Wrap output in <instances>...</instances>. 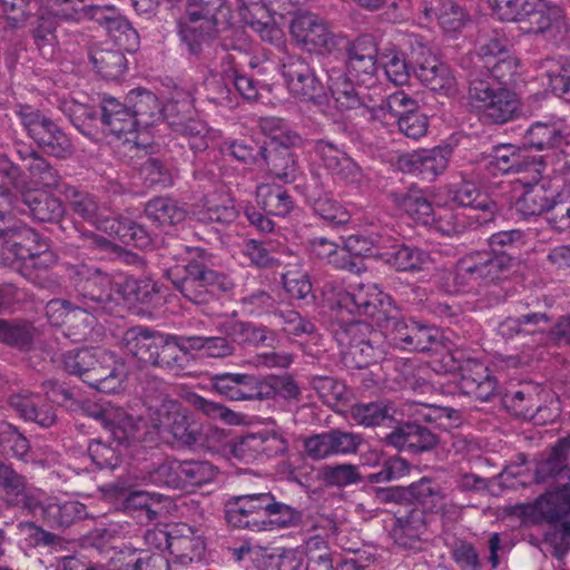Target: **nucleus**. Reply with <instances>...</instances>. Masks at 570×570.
<instances>
[{"mask_svg":"<svg viewBox=\"0 0 570 570\" xmlns=\"http://www.w3.org/2000/svg\"><path fill=\"white\" fill-rule=\"evenodd\" d=\"M335 306L338 312L365 316L382 327L391 344L401 350L410 351L412 338V321L397 316L390 296L380 291L374 284H362L352 292L337 294Z\"/></svg>","mask_w":570,"mask_h":570,"instance_id":"obj_1","label":"nucleus"},{"mask_svg":"<svg viewBox=\"0 0 570 570\" xmlns=\"http://www.w3.org/2000/svg\"><path fill=\"white\" fill-rule=\"evenodd\" d=\"M63 368L77 375L89 386L102 392L118 391L125 379V365L117 356L101 347L69 351L61 356Z\"/></svg>","mask_w":570,"mask_h":570,"instance_id":"obj_2","label":"nucleus"},{"mask_svg":"<svg viewBox=\"0 0 570 570\" xmlns=\"http://www.w3.org/2000/svg\"><path fill=\"white\" fill-rule=\"evenodd\" d=\"M216 476L217 468L208 461L168 459L141 470L139 480L144 484L189 492L212 483Z\"/></svg>","mask_w":570,"mask_h":570,"instance_id":"obj_3","label":"nucleus"},{"mask_svg":"<svg viewBox=\"0 0 570 570\" xmlns=\"http://www.w3.org/2000/svg\"><path fill=\"white\" fill-rule=\"evenodd\" d=\"M512 258L494 250H473L462 256L456 265L453 285L458 292H475L481 286L504 279L511 268Z\"/></svg>","mask_w":570,"mask_h":570,"instance_id":"obj_4","label":"nucleus"},{"mask_svg":"<svg viewBox=\"0 0 570 570\" xmlns=\"http://www.w3.org/2000/svg\"><path fill=\"white\" fill-rule=\"evenodd\" d=\"M335 338L342 347L346 366L365 368L385 360L384 348L380 344L381 333L366 322L353 321L335 330Z\"/></svg>","mask_w":570,"mask_h":570,"instance_id":"obj_5","label":"nucleus"},{"mask_svg":"<svg viewBox=\"0 0 570 570\" xmlns=\"http://www.w3.org/2000/svg\"><path fill=\"white\" fill-rule=\"evenodd\" d=\"M75 302L95 313H112L117 303L111 294V278L101 268L86 264L67 267Z\"/></svg>","mask_w":570,"mask_h":570,"instance_id":"obj_6","label":"nucleus"},{"mask_svg":"<svg viewBox=\"0 0 570 570\" xmlns=\"http://www.w3.org/2000/svg\"><path fill=\"white\" fill-rule=\"evenodd\" d=\"M174 287L196 305L214 301L219 291H226L225 277L199 261H190L183 269L169 268L165 272Z\"/></svg>","mask_w":570,"mask_h":570,"instance_id":"obj_7","label":"nucleus"},{"mask_svg":"<svg viewBox=\"0 0 570 570\" xmlns=\"http://www.w3.org/2000/svg\"><path fill=\"white\" fill-rule=\"evenodd\" d=\"M163 117L170 129L187 138L194 151L208 148V128L205 122L196 118L194 99L188 90L175 87L163 107Z\"/></svg>","mask_w":570,"mask_h":570,"instance_id":"obj_8","label":"nucleus"},{"mask_svg":"<svg viewBox=\"0 0 570 570\" xmlns=\"http://www.w3.org/2000/svg\"><path fill=\"white\" fill-rule=\"evenodd\" d=\"M18 115L29 136L46 153L58 158L71 155L70 139L50 118L29 106L21 107Z\"/></svg>","mask_w":570,"mask_h":570,"instance_id":"obj_9","label":"nucleus"},{"mask_svg":"<svg viewBox=\"0 0 570 570\" xmlns=\"http://www.w3.org/2000/svg\"><path fill=\"white\" fill-rule=\"evenodd\" d=\"M223 6L224 0L188 1L186 14L189 23L181 26L180 35L190 53L198 55L206 37L215 31Z\"/></svg>","mask_w":570,"mask_h":570,"instance_id":"obj_10","label":"nucleus"},{"mask_svg":"<svg viewBox=\"0 0 570 570\" xmlns=\"http://www.w3.org/2000/svg\"><path fill=\"white\" fill-rule=\"evenodd\" d=\"M267 492L230 497L225 503L226 522L236 529L266 531Z\"/></svg>","mask_w":570,"mask_h":570,"instance_id":"obj_11","label":"nucleus"},{"mask_svg":"<svg viewBox=\"0 0 570 570\" xmlns=\"http://www.w3.org/2000/svg\"><path fill=\"white\" fill-rule=\"evenodd\" d=\"M289 91L304 100L321 104L326 97V88L311 65L299 56H288L282 66Z\"/></svg>","mask_w":570,"mask_h":570,"instance_id":"obj_12","label":"nucleus"},{"mask_svg":"<svg viewBox=\"0 0 570 570\" xmlns=\"http://www.w3.org/2000/svg\"><path fill=\"white\" fill-rule=\"evenodd\" d=\"M159 411V416L153 420L154 428L167 432L180 445L191 446L200 441V423L184 411L178 402H167Z\"/></svg>","mask_w":570,"mask_h":570,"instance_id":"obj_13","label":"nucleus"},{"mask_svg":"<svg viewBox=\"0 0 570 570\" xmlns=\"http://www.w3.org/2000/svg\"><path fill=\"white\" fill-rule=\"evenodd\" d=\"M82 411L88 417L100 423V425L109 432L110 438L118 444L140 440V436L137 434L138 426L135 419L122 409L86 403L82 406Z\"/></svg>","mask_w":570,"mask_h":570,"instance_id":"obj_14","label":"nucleus"},{"mask_svg":"<svg viewBox=\"0 0 570 570\" xmlns=\"http://www.w3.org/2000/svg\"><path fill=\"white\" fill-rule=\"evenodd\" d=\"M4 199L8 200L12 209L27 214L41 223L58 222L65 214L60 198L40 189L26 190L16 199L6 194Z\"/></svg>","mask_w":570,"mask_h":570,"instance_id":"obj_15","label":"nucleus"},{"mask_svg":"<svg viewBox=\"0 0 570 570\" xmlns=\"http://www.w3.org/2000/svg\"><path fill=\"white\" fill-rule=\"evenodd\" d=\"M451 155L452 149L449 146L414 150L401 155L397 159V166L404 173L433 180L446 169Z\"/></svg>","mask_w":570,"mask_h":570,"instance_id":"obj_16","label":"nucleus"},{"mask_svg":"<svg viewBox=\"0 0 570 570\" xmlns=\"http://www.w3.org/2000/svg\"><path fill=\"white\" fill-rule=\"evenodd\" d=\"M289 30L297 42L312 46L316 51H331L335 48V36L326 22L312 12H297L291 21Z\"/></svg>","mask_w":570,"mask_h":570,"instance_id":"obj_17","label":"nucleus"},{"mask_svg":"<svg viewBox=\"0 0 570 570\" xmlns=\"http://www.w3.org/2000/svg\"><path fill=\"white\" fill-rule=\"evenodd\" d=\"M314 150L331 176L351 185L362 181L364 175L361 167L332 141L318 139L315 141Z\"/></svg>","mask_w":570,"mask_h":570,"instance_id":"obj_18","label":"nucleus"},{"mask_svg":"<svg viewBox=\"0 0 570 570\" xmlns=\"http://www.w3.org/2000/svg\"><path fill=\"white\" fill-rule=\"evenodd\" d=\"M82 304L69 301H50L47 305V314L50 312H62L63 334L72 342H82L90 335L95 320L107 313H95L83 308Z\"/></svg>","mask_w":570,"mask_h":570,"instance_id":"obj_19","label":"nucleus"},{"mask_svg":"<svg viewBox=\"0 0 570 570\" xmlns=\"http://www.w3.org/2000/svg\"><path fill=\"white\" fill-rule=\"evenodd\" d=\"M426 532L425 513L422 509L412 508L406 514L396 517L390 529V538L402 549L420 552L425 551L429 542L423 540Z\"/></svg>","mask_w":570,"mask_h":570,"instance_id":"obj_20","label":"nucleus"},{"mask_svg":"<svg viewBox=\"0 0 570 570\" xmlns=\"http://www.w3.org/2000/svg\"><path fill=\"white\" fill-rule=\"evenodd\" d=\"M288 452V441L277 431L252 433L240 439L234 453L242 460L249 461L257 455L266 458L283 456Z\"/></svg>","mask_w":570,"mask_h":570,"instance_id":"obj_21","label":"nucleus"},{"mask_svg":"<svg viewBox=\"0 0 570 570\" xmlns=\"http://www.w3.org/2000/svg\"><path fill=\"white\" fill-rule=\"evenodd\" d=\"M347 69L362 83H372L377 72V45L370 35L355 39L347 49Z\"/></svg>","mask_w":570,"mask_h":570,"instance_id":"obj_22","label":"nucleus"},{"mask_svg":"<svg viewBox=\"0 0 570 570\" xmlns=\"http://www.w3.org/2000/svg\"><path fill=\"white\" fill-rule=\"evenodd\" d=\"M543 395L544 391L540 387L524 384L519 390L507 393L503 397V403L507 410L515 417L542 424L547 420L543 415V412L547 411Z\"/></svg>","mask_w":570,"mask_h":570,"instance_id":"obj_23","label":"nucleus"},{"mask_svg":"<svg viewBox=\"0 0 570 570\" xmlns=\"http://www.w3.org/2000/svg\"><path fill=\"white\" fill-rule=\"evenodd\" d=\"M154 535L165 540L170 554L180 563L199 560L205 550L202 538L195 535L191 529L186 525L175 528L168 532H155Z\"/></svg>","mask_w":570,"mask_h":570,"instance_id":"obj_24","label":"nucleus"},{"mask_svg":"<svg viewBox=\"0 0 570 570\" xmlns=\"http://www.w3.org/2000/svg\"><path fill=\"white\" fill-rule=\"evenodd\" d=\"M414 72L424 86L435 92L451 95L456 89L455 78L449 67L432 55L425 57L422 53L421 58H416Z\"/></svg>","mask_w":570,"mask_h":570,"instance_id":"obj_25","label":"nucleus"},{"mask_svg":"<svg viewBox=\"0 0 570 570\" xmlns=\"http://www.w3.org/2000/svg\"><path fill=\"white\" fill-rule=\"evenodd\" d=\"M386 443L400 449L421 453L432 450L439 438L429 428L416 423H405L393 430L385 438Z\"/></svg>","mask_w":570,"mask_h":570,"instance_id":"obj_26","label":"nucleus"},{"mask_svg":"<svg viewBox=\"0 0 570 570\" xmlns=\"http://www.w3.org/2000/svg\"><path fill=\"white\" fill-rule=\"evenodd\" d=\"M164 336L145 326H132L124 333L121 344L138 361L153 365Z\"/></svg>","mask_w":570,"mask_h":570,"instance_id":"obj_27","label":"nucleus"},{"mask_svg":"<svg viewBox=\"0 0 570 570\" xmlns=\"http://www.w3.org/2000/svg\"><path fill=\"white\" fill-rule=\"evenodd\" d=\"M489 170L493 174L518 173L527 174L531 180H538L541 177L543 163L530 157H521L512 150L511 147L498 148L488 163Z\"/></svg>","mask_w":570,"mask_h":570,"instance_id":"obj_28","label":"nucleus"},{"mask_svg":"<svg viewBox=\"0 0 570 570\" xmlns=\"http://www.w3.org/2000/svg\"><path fill=\"white\" fill-rule=\"evenodd\" d=\"M0 240L2 255L20 261L32 256L41 243L39 235L26 225L1 229Z\"/></svg>","mask_w":570,"mask_h":570,"instance_id":"obj_29","label":"nucleus"},{"mask_svg":"<svg viewBox=\"0 0 570 570\" xmlns=\"http://www.w3.org/2000/svg\"><path fill=\"white\" fill-rule=\"evenodd\" d=\"M570 452V436L560 439L552 446L549 456L537 464L534 478L538 483L554 479L557 484L569 482L570 466L568 455Z\"/></svg>","mask_w":570,"mask_h":570,"instance_id":"obj_30","label":"nucleus"},{"mask_svg":"<svg viewBox=\"0 0 570 570\" xmlns=\"http://www.w3.org/2000/svg\"><path fill=\"white\" fill-rule=\"evenodd\" d=\"M242 21L253 31L259 35L262 40L278 42L283 38V31L271 16L268 9L261 2L242 3L239 6Z\"/></svg>","mask_w":570,"mask_h":570,"instance_id":"obj_31","label":"nucleus"},{"mask_svg":"<svg viewBox=\"0 0 570 570\" xmlns=\"http://www.w3.org/2000/svg\"><path fill=\"white\" fill-rule=\"evenodd\" d=\"M8 404L21 419L36 422L40 426L49 428L56 422L53 407L42 404V400L38 394L30 392L11 394L8 399Z\"/></svg>","mask_w":570,"mask_h":570,"instance_id":"obj_32","label":"nucleus"},{"mask_svg":"<svg viewBox=\"0 0 570 570\" xmlns=\"http://www.w3.org/2000/svg\"><path fill=\"white\" fill-rule=\"evenodd\" d=\"M482 110L485 120L502 125L519 117L521 106L514 92L504 87H498L497 92L484 105Z\"/></svg>","mask_w":570,"mask_h":570,"instance_id":"obj_33","label":"nucleus"},{"mask_svg":"<svg viewBox=\"0 0 570 570\" xmlns=\"http://www.w3.org/2000/svg\"><path fill=\"white\" fill-rule=\"evenodd\" d=\"M189 363L188 347L179 342L178 336L165 334L151 366L179 374L188 367Z\"/></svg>","mask_w":570,"mask_h":570,"instance_id":"obj_34","label":"nucleus"},{"mask_svg":"<svg viewBox=\"0 0 570 570\" xmlns=\"http://www.w3.org/2000/svg\"><path fill=\"white\" fill-rule=\"evenodd\" d=\"M101 110L102 124L111 135L120 137L137 131V120L127 105L109 97L102 100Z\"/></svg>","mask_w":570,"mask_h":570,"instance_id":"obj_35","label":"nucleus"},{"mask_svg":"<svg viewBox=\"0 0 570 570\" xmlns=\"http://www.w3.org/2000/svg\"><path fill=\"white\" fill-rule=\"evenodd\" d=\"M534 181V185L527 186L514 204L515 210L524 218L539 216L554 207V193L539 184V179Z\"/></svg>","mask_w":570,"mask_h":570,"instance_id":"obj_36","label":"nucleus"},{"mask_svg":"<svg viewBox=\"0 0 570 570\" xmlns=\"http://www.w3.org/2000/svg\"><path fill=\"white\" fill-rule=\"evenodd\" d=\"M539 515L547 522L560 521L570 513V476L569 482H560L553 491L538 498Z\"/></svg>","mask_w":570,"mask_h":570,"instance_id":"obj_37","label":"nucleus"},{"mask_svg":"<svg viewBox=\"0 0 570 570\" xmlns=\"http://www.w3.org/2000/svg\"><path fill=\"white\" fill-rule=\"evenodd\" d=\"M326 72L328 76L327 88L341 109L350 110L365 105L361 92L341 68L333 67Z\"/></svg>","mask_w":570,"mask_h":570,"instance_id":"obj_38","label":"nucleus"},{"mask_svg":"<svg viewBox=\"0 0 570 570\" xmlns=\"http://www.w3.org/2000/svg\"><path fill=\"white\" fill-rule=\"evenodd\" d=\"M385 262L399 272H420L431 263V256L420 247L397 244L385 253Z\"/></svg>","mask_w":570,"mask_h":570,"instance_id":"obj_39","label":"nucleus"},{"mask_svg":"<svg viewBox=\"0 0 570 570\" xmlns=\"http://www.w3.org/2000/svg\"><path fill=\"white\" fill-rule=\"evenodd\" d=\"M127 101L129 109L137 120V130L151 126L163 116V108L158 98L145 89H137L129 92Z\"/></svg>","mask_w":570,"mask_h":570,"instance_id":"obj_40","label":"nucleus"},{"mask_svg":"<svg viewBox=\"0 0 570 570\" xmlns=\"http://www.w3.org/2000/svg\"><path fill=\"white\" fill-rule=\"evenodd\" d=\"M259 168H266L271 175L285 181H293L297 171L293 153L284 146H265Z\"/></svg>","mask_w":570,"mask_h":570,"instance_id":"obj_41","label":"nucleus"},{"mask_svg":"<svg viewBox=\"0 0 570 570\" xmlns=\"http://www.w3.org/2000/svg\"><path fill=\"white\" fill-rule=\"evenodd\" d=\"M563 19L562 9L546 0H531L525 13L524 28L527 32L542 33L553 26H557Z\"/></svg>","mask_w":570,"mask_h":570,"instance_id":"obj_42","label":"nucleus"},{"mask_svg":"<svg viewBox=\"0 0 570 570\" xmlns=\"http://www.w3.org/2000/svg\"><path fill=\"white\" fill-rule=\"evenodd\" d=\"M394 203L413 219L424 225L434 220V209L424 191L410 187L406 191L394 193Z\"/></svg>","mask_w":570,"mask_h":570,"instance_id":"obj_43","label":"nucleus"},{"mask_svg":"<svg viewBox=\"0 0 570 570\" xmlns=\"http://www.w3.org/2000/svg\"><path fill=\"white\" fill-rule=\"evenodd\" d=\"M257 204L267 215L284 217L294 209V200L279 185L262 184L256 189Z\"/></svg>","mask_w":570,"mask_h":570,"instance_id":"obj_44","label":"nucleus"},{"mask_svg":"<svg viewBox=\"0 0 570 570\" xmlns=\"http://www.w3.org/2000/svg\"><path fill=\"white\" fill-rule=\"evenodd\" d=\"M90 60L107 80H118L127 71V59L119 49L95 47L90 51Z\"/></svg>","mask_w":570,"mask_h":570,"instance_id":"obj_45","label":"nucleus"},{"mask_svg":"<svg viewBox=\"0 0 570 570\" xmlns=\"http://www.w3.org/2000/svg\"><path fill=\"white\" fill-rule=\"evenodd\" d=\"M395 409L392 403L376 401L357 403L351 407L352 419L360 425L375 426L391 422L395 419Z\"/></svg>","mask_w":570,"mask_h":570,"instance_id":"obj_46","label":"nucleus"},{"mask_svg":"<svg viewBox=\"0 0 570 570\" xmlns=\"http://www.w3.org/2000/svg\"><path fill=\"white\" fill-rule=\"evenodd\" d=\"M407 502L421 504L429 510L439 509L445 498L439 483L428 476L406 487Z\"/></svg>","mask_w":570,"mask_h":570,"instance_id":"obj_47","label":"nucleus"},{"mask_svg":"<svg viewBox=\"0 0 570 570\" xmlns=\"http://www.w3.org/2000/svg\"><path fill=\"white\" fill-rule=\"evenodd\" d=\"M266 503V531L293 528L302 523L303 513L288 504L277 501L271 492H267Z\"/></svg>","mask_w":570,"mask_h":570,"instance_id":"obj_48","label":"nucleus"},{"mask_svg":"<svg viewBox=\"0 0 570 570\" xmlns=\"http://www.w3.org/2000/svg\"><path fill=\"white\" fill-rule=\"evenodd\" d=\"M70 205L77 215L98 229L101 228L104 223L109 222L110 207L107 204H99L96 197L88 193H75Z\"/></svg>","mask_w":570,"mask_h":570,"instance_id":"obj_49","label":"nucleus"},{"mask_svg":"<svg viewBox=\"0 0 570 570\" xmlns=\"http://www.w3.org/2000/svg\"><path fill=\"white\" fill-rule=\"evenodd\" d=\"M249 374L217 373L209 377L212 389L230 401H245Z\"/></svg>","mask_w":570,"mask_h":570,"instance_id":"obj_50","label":"nucleus"},{"mask_svg":"<svg viewBox=\"0 0 570 570\" xmlns=\"http://www.w3.org/2000/svg\"><path fill=\"white\" fill-rule=\"evenodd\" d=\"M0 491L7 502L17 505L24 502L27 494V478L14 470L11 463L0 460Z\"/></svg>","mask_w":570,"mask_h":570,"instance_id":"obj_51","label":"nucleus"},{"mask_svg":"<svg viewBox=\"0 0 570 570\" xmlns=\"http://www.w3.org/2000/svg\"><path fill=\"white\" fill-rule=\"evenodd\" d=\"M43 512L47 520L58 527H69L88 517L86 505L76 500L49 502Z\"/></svg>","mask_w":570,"mask_h":570,"instance_id":"obj_52","label":"nucleus"},{"mask_svg":"<svg viewBox=\"0 0 570 570\" xmlns=\"http://www.w3.org/2000/svg\"><path fill=\"white\" fill-rule=\"evenodd\" d=\"M146 216L159 225H175L185 219L186 212L175 199L156 197L145 208Z\"/></svg>","mask_w":570,"mask_h":570,"instance_id":"obj_53","label":"nucleus"},{"mask_svg":"<svg viewBox=\"0 0 570 570\" xmlns=\"http://www.w3.org/2000/svg\"><path fill=\"white\" fill-rule=\"evenodd\" d=\"M426 17H434L446 31H459L465 22L466 13L453 0H436L435 6L425 8Z\"/></svg>","mask_w":570,"mask_h":570,"instance_id":"obj_54","label":"nucleus"},{"mask_svg":"<svg viewBox=\"0 0 570 570\" xmlns=\"http://www.w3.org/2000/svg\"><path fill=\"white\" fill-rule=\"evenodd\" d=\"M318 479L333 488H345L363 481L358 466L352 463L324 465L318 470Z\"/></svg>","mask_w":570,"mask_h":570,"instance_id":"obj_55","label":"nucleus"},{"mask_svg":"<svg viewBox=\"0 0 570 570\" xmlns=\"http://www.w3.org/2000/svg\"><path fill=\"white\" fill-rule=\"evenodd\" d=\"M139 174L148 187L163 189L174 184V169L157 157H147L139 166Z\"/></svg>","mask_w":570,"mask_h":570,"instance_id":"obj_56","label":"nucleus"},{"mask_svg":"<svg viewBox=\"0 0 570 570\" xmlns=\"http://www.w3.org/2000/svg\"><path fill=\"white\" fill-rule=\"evenodd\" d=\"M417 102L404 91H396L382 101L381 105L371 108L372 118L386 119V116L396 121L411 111L417 109Z\"/></svg>","mask_w":570,"mask_h":570,"instance_id":"obj_57","label":"nucleus"},{"mask_svg":"<svg viewBox=\"0 0 570 570\" xmlns=\"http://www.w3.org/2000/svg\"><path fill=\"white\" fill-rule=\"evenodd\" d=\"M508 52L510 51L507 40L497 31H482L476 39V60L473 66H475V69H480V65H489L493 59Z\"/></svg>","mask_w":570,"mask_h":570,"instance_id":"obj_58","label":"nucleus"},{"mask_svg":"<svg viewBox=\"0 0 570 570\" xmlns=\"http://www.w3.org/2000/svg\"><path fill=\"white\" fill-rule=\"evenodd\" d=\"M35 336L36 330L28 322L0 320V342L7 345L28 348Z\"/></svg>","mask_w":570,"mask_h":570,"instance_id":"obj_59","label":"nucleus"},{"mask_svg":"<svg viewBox=\"0 0 570 570\" xmlns=\"http://www.w3.org/2000/svg\"><path fill=\"white\" fill-rule=\"evenodd\" d=\"M140 394L151 421L159 416V410L163 405L167 402H176L166 395L164 381L151 375H145L140 380Z\"/></svg>","mask_w":570,"mask_h":570,"instance_id":"obj_60","label":"nucleus"},{"mask_svg":"<svg viewBox=\"0 0 570 570\" xmlns=\"http://www.w3.org/2000/svg\"><path fill=\"white\" fill-rule=\"evenodd\" d=\"M184 399L196 411L212 420H220L227 424H237L240 421L239 414L236 412L220 403L207 400L195 392L185 393Z\"/></svg>","mask_w":570,"mask_h":570,"instance_id":"obj_61","label":"nucleus"},{"mask_svg":"<svg viewBox=\"0 0 570 570\" xmlns=\"http://www.w3.org/2000/svg\"><path fill=\"white\" fill-rule=\"evenodd\" d=\"M564 139L560 129L554 125L537 122L524 135V145L538 150L558 147Z\"/></svg>","mask_w":570,"mask_h":570,"instance_id":"obj_62","label":"nucleus"},{"mask_svg":"<svg viewBox=\"0 0 570 570\" xmlns=\"http://www.w3.org/2000/svg\"><path fill=\"white\" fill-rule=\"evenodd\" d=\"M491 77L482 69H473L469 73L468 100L475 108L482 109L497 92L490 82Z\"/></svg>","mask_w":570,"mask_h":570,"instance_id":"obj_63","label":"nucleus"},{"mask_svg":"<svg viewBox=\"0 0 570 570\" xmlns=\"http://www.w3.org/2000/svg\"><path fill=\"white\" fill-rule=\"evenodd\" d=\"M305 570H334V560L327 542L316 535L306 542Z\"/></svg>","mask_w":570,"mask_h":570,"instance_id":"obj_64","label":"nucleus"}]
</instances>
